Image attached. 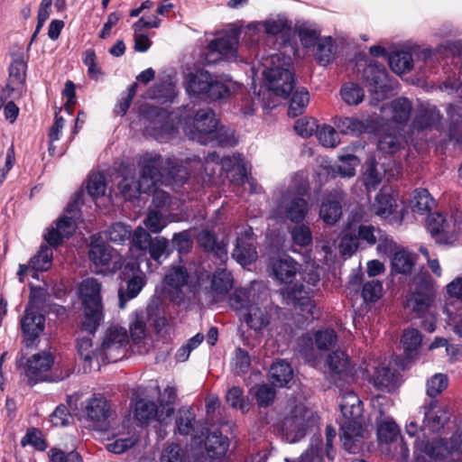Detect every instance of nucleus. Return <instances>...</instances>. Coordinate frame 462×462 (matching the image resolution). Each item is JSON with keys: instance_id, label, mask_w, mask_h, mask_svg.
<instances>
[{"instance_id": "53", "label": "nucleus", "mask_w": 462, "mask_h": 462, "mask_svg": "<svg viewBox=\"0 0 462 462\" xmlns=\"http://www.w3.org/2000/svg\"><path fill=\"white\" fill-rule=\"evenodd\" d=\"M310 102L309 92L305 88L297 89L289 105V115L297 116L302 114Z\"/></svg>"}, {"instance_id": "41", "label": "nucleus", "mask_w": 462, "mask_h": 462, "mask_svg": "<svg viewBox=\"0 0 462 462\" xmlns=\"http://www.w3.org/2000/svg\"><path fill=\"white\" fill-rule=\"evenodd\" d=\"M415 263V256L402 247L392 257V267L399 273H409Z\"/></svg>"}, {"instance_id": "20", "label": "nucleus", "mask_w": 462, "mask_h": 462, "mask_svg": "<svg viewBox=\"0 0 462 462\" xmlns=\"http://www.w3.org/2000/svg\"><path fill=\"white\" fill-rule=\"evenodd\" d=\"M364 78L374 95V99L379 101L385 97L388 91L393 89V83L388 79L383 67L369 64L364 70Z\"/></svg>"}, {"instance_id": "63", "label": "nucleus", "mask_w": 462, "mask_h": 462, "mask_svg": "<svg viewBox=\"0 0 462 462\" xmlns=\"http://www.w3.org/2000/svg\"><path fill=\"white\" fill-rule=\"evenodd\" d=\"M448 384V379L446 374H436L427 381V394L434 397L442 393Z\"/></svg>"}, {"instance_id": "61", "label": "nucleus", "mask_w": 462, "mask_h": 462, "mask_svg": "<svg viewBox=\"0 0 462 462\" xmlns=\"http://www.w3.org/2000/svg\"><path fill=\"white\" fill-rule=\"evenodd\" d=\"M320 32L310 24H301L298 26V34L301 43L305 47L314 46L319 40Z\"/></svg>"}, {"instance_id": "4", "label": "nucleus", "mask_w": 462, "mask_h": 462, "mask_svg": "<svg viewBox=\"0 0 462 462\" xmlns=\"http://www.w3.org/2000/svg\"><path fill=\"white\" fill-rule=\"evenodd\" d=\"M420 412L423 414L422 424L419 425L417 420H411L405 425V432L416 439H430L441 435L440 432L448 420L446 408L437 401H430L420 407Z\"/></svg>"}, {"instance_id": "5", "label": "nucleus", "mask_w": 462, "mask_h": 462, "mask_svg": "<svg viewBox=\"0 0 462 462\" xmlns=\"http://www.w3.org/2000/svg\"><path fill=\"white\" fill-rule=\"evenodd\" d=\"M79 294L84 306L83 327L88 332H94L102 320L100 284L87 279L80 284Z\"/></svg>"}, {"instance_id": "34", "label": "nucleus", "mask_w": 462, "mask_h": 462, "mask_svg": "<svg viewBox=\"0 0 462 462\" xmlns=\"http://www.w3.org/2000/svg\"><path fill=\"white\" fill-rule=\"evenodd\" d=\"M222 169L228 173L232 182L237 184L245 183L246 180V168L240 155L227 156L221 161Z\"/></svg>"}, {"instance_id": "21", "label": "nucleus", "mask_w": 462, "mask_h": 462, "mask_svg": "<svg viewBox=\"0 0 462 462\" xmlns=\"http://www.w3.org/2000/svg\"><path fill=\"white\" fill-rule=\"evenodd\" d=\"M418 284L419 282L416 279L414 291H411L406 297L405 308L420 316L432 305L434 291L429 279L423 285L418 286Z\"/></svg>"}, {"instance_id": "40", "label": "nucleus", "mask_w": 462, "mask_h": 462, "mask_svg": "<svg viewBox=\"0 0 462 462\" xmlns=\"http://www.w3.org/2000/svg\"><path fill=\"white\" fill-rule=\"evenodd\" d=\"M371 382L379 390L391 391L393 387L394 374L388 367L379 365L374 368Z\"/></svg>"}, {"instance_id": "16", "label": "nucleus", "mask_w": 462, "mask_h": 462, "mask_svg": "<svg viewBox=\"0 0 462 462\" xmlns=\"http://www.w3.org/2000/svg\"><path fill=\"white\" fill-rule=\"evenodd\" d=\"M129 338L125 328L122 327H110L104 337L100 346L101 361L116 362L125 356Z\"/></svg>"}, {"instance_id": "57", "label": "nucleus", "mask_w": 462, "mask_h": 462, "mask_svg": "<svg viewBox=\"0 0 462 462\" xmlns=\"http://www.w3.org/2000/svg\"><path fill=\"white\" fill-rule=\"evenodd\" d=\"M363 89L354 83L346 84L341 88V97L348 105H358L364 99Z\"/></svg>"}, {"instance_id": "7", "label": "nucleus", "mask_w": 462, "mask_h": 462, "mask_svg": "<svg viewBox=\"0 0 462 462\" xmlns=\"http://www.w3.org/2000/svg\"><path fill=\"white\" fill-rule=\"evenodd\" d=\"M308 211L307 200L288 189L274 201L270 210V217L279 221L288 219L298 223L305 218Z\"/></svg>"}, {"instance_id": "52", "label": "nucleus", "mask_w": 462, "mask_h": 462, "mask_svg": "<svg viewBox=\"0 0 462 462\" xmlns=\"http://www.w3.org/2000/svg\"><path fill=\"white\" fill-rule=\"evenodd\" d=\"M226 401L232 408L239 410L242 413L249 411V402L240 387H231L226 394Z\"/></svg>"}, {"instance_id": "14", "label": "nucleus", "mask_w": 462, "mask_h": 462, "mask_svg": "<svg viewBox=\"0 0 462 462\" xmlns=\"http://www.w3.org/2000/svg\"><path fill=\"white\" fill-rule=\"evenodd\" d=\"M427 226L437 243L451 245L455 241L456 234L462 229V214L457 212L447 220L441 214L432 213L427 218Z\"/></svg>"}, {"instance_id": "45", "label": "nucleus", "mask_w": 462, "mask_h": 462, "mask_svg": "<svg viewBox=\"0 0 462 462\" xmlns=\"http://www.w3.org/2000/svg\"><path fill=\"white\" fill-rule=\"evenodd\" d=\"M434 204L427 189H416L410 199V207L413 212L424 214L430 210Z\"/></svg>"}, {"instance_id": "2", "label": "nucleus", "mask_w": 462, "mask_h": 462, "mask_svg": "<svg viewBox=\"0 0 462 462\" xmlns=\"http://www.w3.org/2000/svg\"><path fill=\"white\" fill-rule=\"evenodd\" d=\"M231 305L241 311V317L247 327L256 333H260L271 323L273 308L267 293H258L252 286L249 289L236 290Z\"/></svg>"}, {"instance_id": "51", "label": "nucleus", "mask_w": 462, "mask_h": 462, "mask_svg": "<svg viewBox=\"0 0 462 462\" xmlns=\"http://www.w3.org/2000/svg\"><path fill=\"white\" fill-rule=\"evenodd\" d=\"M26 60L23 57L20 56L14 59L10 66V85L12 89L21 86L26 76Z\"/></svg>"}, {"instance_id": "59", "label": "nucleus", "mask_w": 462, "mask_h": 462, "mask_svg": "<svg viewBox=\"0 0 462 462\" xmlns=\"http://www.w3.org/2000/svg\"><path fill=\"white\" fill-rule=\"evenodd\" d=\"M358 158L352 154L341 155L337 165V171L343 177H353L356 168L359 165Z\"/></svg>"}, {"instance_id": "29", "label": "nucleus", "mask_w": 462, "mask_h": 462, "mask_svg": "<svg viewBox=\"0 0 462 462\" xmlns=\"http://www.w3.org/2000/svg\"><path fill=\"white\" fill-rule=\"evenodd\" d=\"M343 195L340 192L329 195L324 199L319 208V217L327 225H334L342 215L341 201Z\"/></svg>"}, {"instance_id": "49", "label": "nucleus", "mask_w": 462, "mask_h": 462, "mask_svg": "<svg viewBox=\"0 0 462 462\" xmlns=\"http://www.w3.org/2000/svg\"><path fill=\"white\" fill-rule=\"evenodd\" d=\"M334 45L331 37L320 38L317 44L316 59L319 65L327 66L334 57Z\"/></svg>"}, {"instance_id": "15", "label": "nucleus", "mask_w": 462, "mask_h": 462, "mask_svg": "<svg viewBox=\"0 0 462 462\" xmlns=\"http://www.w3.org/2000/svg\"><path fill=\"white\" fill-rule=\"evenodd\" d=\"M279 61L280 57L278 55L267 59L263 64L266 68L263 70V76L268 82L271 91L278 96L287 97L293 88L294 79L288 69L279 66L273 67Z\"/></svg>"}, {"instance_id": "64", "label": "nucleus", "mask_w": 462, "mask_h": 462, "mask_svg": "<svg viewBox=\"0 0 462 462\" xmlns=\"http://www.w3.org/2000/svg\"><path fill=\"white\" fill-rule=\"evenodd\" d=\"M143 224L152 233H159L166 226L167 220L162 213L151 210L143 220Z\"/></svg>"}, {"instance_id": "19", "label": "nucleus", "mask_w": 462, "mask_h": 462, "mask_svg": "<svg viewBox=\"0 0 462 462\" xmlns=\"http://www.w3.org/2000/svg\"><path fill=\"white\" fill-rule=\"evenodd\" d=\"M237 43L238 33L236 30H231L217 37L208 44L206 61L208 63H214L222 59H235L236 57Z\"/></svg>"}, {"instance_id": "1", "label": "nucleus", "mask_w": 462, "mask_h": 462, "mask_svg": "<svg viewBox=\"0 0 462 462\" xmlns=\"http://www.w3.org/2000/svg\"><path fill=\"white\" fill-rule=\"evenodd\" d=\"M145 132L153 136L160 142H164L180 127L191 139L197 140L201 143L217 137L215 133L217 128V120L215 113L210 108L199 110L195 116L191 118L188 115L186 108L168 113L167 111L156 107L148 109L144 123ZM226 138H219L222 145L233 146L236 140L233 133H226Z\"/></svg>"}, {"instance_id": "48", "label": "nucleus", "mask_w": 462, "mask_h": 462, "mask_svg": "<svg viewBox=\"0 0 462 462\" xmlns=\"http://www.w3.org/2000/svg\"><path fill=\"white\" fill-rule=\"evenodd\" d=\"M439 119L440 115L436 107L428 106L416 116L413 122V127L418 130H422L439 123Z\"/></svg>"}, {"instance_id": "10", "label": "nucleus", "mask_w": 462, "mask_h": 462, "mask_svg": "<svg viewBox=\"0 0 462 462\" xmlns=\"http://www.w3.org/2000/svg\"><path fill=\"white\" fill-rule=\"evenodd\" d=\"M380 418L376 417L377 435L382 452L394 456H400L405 459L409 456V448L400 438V429L397 424L389 418H383V412L379 411Z\"/></svg>"}, {"instance_id": "54", "label": "nucleus", "mask_w": 462, "mask_h": 462, "mask_svg": "<svg viewBox=\"0 0 462 462\" xmlns=\"http://www.w3.org/2000/svg\"><path fill=\"white\" fill-rule=\"evenodd\" d=\"M316 135L319 142L325 147H335L339 143L338 135L331 125H323L318 126Z\"/></svg>"}, {"instance_id": "13", "label": "nucleus", "mask_w": 462, "mask_h": 462, "mask_svg": "<svg viewBox=\"0 0 462 462\" xmlns=\"http://www.w3.org/2000/svg\"><path fill=\"white\" fill-rule=\"evenodd\" d=\"M458 441L457 438H447L434 436L430 439H415L414 455L416 462H427V457L436 461H444L448 458L453 451V442Z\"/></svg>"}, {"instance_id": "32", "label": "nucleus", "mask_w": 462, "mask_h": 462, "mask_svg": "<svg viewBox=\"0 0 462 462\" xmlns=\"http://www.w3.org/2000/svg\"><path fill=\"white\" fill-rule=\"evenodd\" d=\"M233 279L231 273L226 269H218L211 279L209 294L211 301L220 300L232 287Z\"/></svg>"}, {"instance_id": "56", "label": "nucleus", "mask_w": 462, "mask_h": 462, "mask_svg": "<svg viewBox=\"0 0 462 462\" xmlns=\"http://www.w3.org/2000/svg\"><path fill=\"white\" fill-rule=\"evenodd\" d=\"M87 189L88 194L93 198L104 196L106 189L104 175L99 172L90 174L87 184Z\"/></svg>"}, {"instance_id": "6", "label": "nucleus", "mask_w": 462, "mask_h": 462, "mask_svg": "<svg viewBox=\"0 0 462 462\" xmlns=\"http://www.w3.org/2000/svg\"><path fill=\"white\" fill-rule=\"evenodd\" d=\"M176 398V391L171 386H167L163 393L160 394V408L146 400H140L135 403L134 417L142 424L148 423L152 420L161 422L166 420L173 412V403Z\"/></svg>"}, {"instance_id": "12", "label": "nucleus", "mask_w": 462, "mask_h": 462, "mask_svg": "<svg viewBox=\"0 0 462 462\" xmlns=\"http://www.w3.org/2000/svg\"><path fill=\"white\" fill-rule=\"evenodd\" d=\"M53 362L51 354L46 352L34 354L25 360L21 358L17 361L21 380L31 386L46 381Z\"/></svg>"}, {"instance_id": "30", "label": "nucleus", "mask_w": 462, "mask_h": 462, "mask_svg": "<svg viewBox=\"0 0 462 462\" xmlns=\"http://www.w3.org/2000/svg\"><path fill=\"white\" fill-rule=\"evenodd\" d=\"M74 216H62L57 222L56 228L51 227L44 236L51 245H58L63 238H68L76 230Z\"/></svg>"}, {"instance_id": "17", "label": "nucleus", "mask_w": 462, "mask_h": 462, "mask_svg": "<svg viewBox=\"0 0 462 462\" xmlns=\"http://www.w3.org/2000/svg\"><path fill=\"white\" fill-rule=\"evenodd\" d=\"M85 414L88 426L95 430L106 431L111 427L113 411L104 397L88 399L85 404Z\"/></svg>"}, {"instance_id": "24", "label": "nucleus", "mask_w": 462, "mask_h": 462, "mask_svg": "<svg viewBox=\"0 0 462 462\" xmlns=\"http://www.w3.org/2000/svg\"><path fill=\"white\" fill-rule=\"evenodd\" d=\"M21 328L23 340L27 346L33 344L34 340L44 329V317L29 305L21 319Z\"/></svg>"}, {"instance_id": "8", "label": "nucleus", "mask_w": 462, "mask_h": 462, "mask_svg": "<svg viewBox=\"0 0 462 462\" xmlns=\"http://www.w3.org/2000/svg\"><path fill=\"white\" fill-rule=\"evenodd\" d=\"M88 258L97 273L106 271L116 272L125 268L122 257L100 236L94 235L90 238ZM130 274L131 273H125Z\"/></svg>"}, {"instance_id": "23", "label": "nucleus", "mask_w": 462, "mask_h": 462, "mask_svg": "<svg viewBox=\"0 0 462 462\" xmlns=\"http://www.w3.org/2000/svg\"><path fill=\"white\" fill-rule=\"evenodd\" d=\"M253 235L251 227H244L236 239L232 255L243 266L252 263L257 258V252L253 242Z\"/></svg>"}, {"instance_id": "25", "label": "nucleus", "mask_w": 462, "mask_h": 462, "mask_svg": "<svg viewBox=\"0 0 462 462\" xmlns=\"http://www.w3.org/2000/svg\"><path fill=\"white\" fill-rule=\"evenodd\" d=\"M52 249L49 246H41L37 254L31 258L29 264H20L18 275L20 281H23L24 275L31 274L34 279H38V273L47 271L51 265Z\"/></svg>"}, {"instance_id": "50", "label": "nucleus", "mask_w": 462, "mask_h": 462, "mask_svg": "<svg viewBox=\"0 0 462 462\" xmlns=\"http://www.w3.org/2000/svg\"><path fill=\"white\" fill-rule=\"evenodd\" d=\"M188 278V273L182 266H174L167 272L164 282L171 289L179 291L187 284Z\"/></svg>"}, {"instance_id": "46", "label": "nucleus", "mask_w": 462, "mask_h": 462, "mask_svg": "<svg viewBox=\"0 0 462 462\" xmlns=\"http://www.w3.org/2000/svg\"><path fill=\"white\" fill-rule=\"evenodd\" d=\"M146 281L144 276L134 275V277L127 282L125 292L122 290L119 291L120 308H125L126 300L135 298L140 293Z\"/></svg>"}, {"instance_id": "43", "label": "nucleus", "mask_w": 462, "mask_h": 462, "mask_svg": "<svg viewBox=\"0 0 462 462\" xmlns=\"http://www.w3.org/2000/svg\"><path fill=\"white\" fill-rule=\"evenodd\" d=\"M198 243L206 251L213 252L220 260L226 257V245L217 243L216 237L210 232L201 231L198 236Z\"/></svg>"}, {"instance_id": "44", "label": "nucleus", "mask_w": 462, "mask_h": 462, "mask_svg": "<svg viewBox=\"0 0 462 462\" xmlns=\"http://www.w3.org/2000/svg\"><path fill=\"white\" fill-rule=\"evenodd\" d=\"M292 378V369L284 361L277 362L271 366L270 379L277 386H283Z\"/></svg>"}, {"instance_id": "39", "label": "nucleus", "mask_w": 462, "mask_h": 462, "mask_svg": "<svg viewBox=\"0 0 462 462\" xmlns=\"http://www.w3.org/2000/svg\"><path fill=\"white\" fill-rule=\"evenodd\" d=\"M161 300L156 298L152 299L147 306L149 319L152 321L158 332L163 331L169 326L168 319L165 316L164 310L161 308Z\"/></svg>"}, {"instance_id": "37", "label": "nucleus", "mask_w": 462, "mask_h": 462, "mask_svg": "<svg viewBox=\"0 0 462 462\" xmlns=\"http://www.w3.org/2000/svg\"><path fill=\"white\" fill-rule=\"evenodd\" d=\"M208 455L210 457H220L226 455L228 449V440L219 431H213L206 439L205 442Z\"/></svg>"}, {"instance_id": "33", "label": "nucleus", "mask_w": 462, "mask_h": 462, "mask_svg": "<svg viewBox=\"0 0 462 462\" xmlns=\"http://www.w3.org/2000/svg\"><path fill=\"white\" fill-rule=\"evenodd\" d=\"M401 127L391 128L387 125L382 130L378 141V148L388 153L397 152L404 143V137L401 134Z\"/></svg>"}, {"instance_id": "60", "label": "nucleus", "mask_w": 462, "mask_h": 462, "mask_svg": "<svg viewBox=\"0 0 462 462\" xmlns=\"http://www.w3.org/2000/svg\"><path fill=\"white\" fill-rule=\"evenodd\" d=\"M130 335L134 345H139L146 337V324L144 318L135 314L134 319L130 324Z\"/></svg>"}, {"instance_id": "9", "label": "nucleus", "mask_w": 462, "mask_h": 462, "mask_svg": "<svg viewBox=\"0 0 462 462\" xmlns=\"http://www.w3.org/2000/svg\"><path fill=\"white\" fill-rule=\"evenodd\" d=\"M303 280L307 282V287L303 284H295L292 287L287 288L283 292V296L290 303L298 306L302 315L306 316V318L318 317L319 310L312 300L314 291L310 286L317 284L319 281V274L317 272L311 271L308 273V276H304Z\"/></svg>"}, {"instance_id": "27", "label": "nucleus", "mask_w": 462, "mask_h": 462, "mask_svg": "<svg viewBox=\"0 0 462 462\" xmlns=\"http://www.w3.org/2000/svg\"><path fill=\"white\" fill-rule=\"evenodd\" d=\"M411 104L404 97L397 98L381 108L383 118L398 125L406 123L411 116Z\"/></svg>"}, {"instance_id": "42", "label": "nucleus", "mask_w": 462, "mask_h": 462, "mask_svg": "<svg viewBox=\"0 0 462 462\" xmlns=\"http://www.w3.org/2000/svg\"><path fill=\"white\" fill-rule=\"evenodd\" d=\"M327 364L335 374H343L346 377H352L353 375L349 367L348 358L343 351H336L329 355Z\"/></svg>"}, {"instance_id": "26", "label": "nucleus", "mask_w": 462, "mask_h": 462, "mask_svg": "<svg viewBox=\"0 0 462 462\" xmlns=\"http://www.w3.org/2000/svg\"><path fill=\"white\" fill-rule=\"evenodd\" d=\"M398 202L385 189H382L375 197L371 205L372 212L381 218L393 217L396 222L401 223L402 216L398 214Z\"/></svg>"}, {"instance_id": "28", "label": "nucleus", "mask_w": 462, "mask_h": 462, "mask_svg": "<svg viewBox=\"0 0 462 462\" xmlns=\"http://www.w3.org/2000/svg\"><path fill=\"white\" fill-rule=\"evenodd\" d=\"M311 416L312 412L303 404L297 405L291 411L290 416L285 418L283 427L287 431L302 436Z\"/></svg>"}, {"instance_id": "36", "label": "nucleus", "mask_w": 462, "mask_h": 462, "mask_svg": "<svg viewBox=\"0 0 462 462\" xmlns=\"http://www.w3.org/2000/svg\"><path fill=\"white\" fill-rule=\"evenodd\" d=\"M81 334L86 333V335L79 336L78 339L77 348L79 355L86 361H92L93 359H96L97 363H101V352L99 349H94L92 345V339L90 337L91 335L95 333L94 332H88L84 327H81L80 330Z\"/></svg>"}, {"instance_id": "22", "label": "nucleus", "mask_w": 462, "mask_h": 462, "mask_svg": "<svg viewBox=\"0 0 462 462\" xmlns=\"http://www.w3.org/2000/svg\"><path fill=\"white\" fill-rule=\"evenodd\" d=\"M152 241L150 235L142 227L138 226L133 236V247L130 248L131 259L125 264V272L135 273L139 270V261L146 257L148 244Z\"/></svg>"}, {"instance_id": "35", "label": "nucleus", "mask_w": 462, "mask_h": 462, "mask_svg": "<svg viewBox=\"0 0 462 462\" xmlns=\"http://www.w3.org/2000/svg\"><path fill=\"white\" fill-rule=\"evenodd\" d=\"M213 78L205 70L190 72L186 77L187 90L194 95H207Z\"/></svg>"}, {"instance_id": "47", "label": "nucleus", "mask_w": 462, "mask_h": 462, "mask_svg": "<svg viewBox=\"0 0 462 462\" xmlns=\"http://www.w3.org/2000/svg\"><path fill=\"white\" fill-rule=\"evenodd\" d=\"M389 65L396 74L410 71L413 66L412 57L409 51H397L389 57Z\"/></svg>"}, {"instance_id": "38", "label": "nucleus", "mask_w": 462, "mask_h": 462, "mask_svg": "<svg viewBox=\"0 0 462 462\" xmlns=\"http://www.w3.org/2000/svg\"><path fill=\"white\" fill-rule=\"evenodd\" d=\"M237 88L238 86L232 80L213 79L206 97L212 100L225 98Z\"/></svg>"}, {"instance_id": "3", "label": "nucleus", "mask_w": 462, "mask_h": 462, "mask_svg": "<svg viewBox=\"0 0 462 462\" xmlns=\"http://www.w3.org/2000/svg\"><path fill=\"white\" fill-rule=\"evenodd\" d=\"M339 407L343 415L340 439L346 450L356 453L365 438L362 402L347 391L342 394Z\"/></svg>"}, {"instance_id": "31", "label": "nucleus", "mask_w": 462, "mask_h": 462, "mask_svg": "<svg viewBox=\"0 0 462 462\" xmlns=\"http://www.w3.org/2000/svg\"><path fill=\"white\" fill-rule=\"evenodd\" d=\"M298 273V263L291 257H282L272 263V274L282 283L291 282Z\"/></svg>"}, {"instance_id": "62", "label": "nucleus", "mask_w": 462, "mask_h": 462, "mask_svg": "<svg viewBox=\"0 0 462 462\" xmlns=\"http://www.w3.org/2000/svg\"><path fill=\"white\" fill-rule=\"evenodd\" d=\"M195 420V415L189 408H182L179 411L177 419V428L180 434H190L193 429L192 422Z\"/></svg>"}, {"instance_id": "18", "label": "nucleus", "mask_w": 462, "mask_h": 462, "mask_svg": "<svg viewBox=\"0 0 462 462\" xmlns=\"http://www.w3.org/2000/svg\"><path fill=\"white\" fill-rule=\"evenodd\" d=\"M337 342V335L333 329L316 331L313 336L306 334L298 340L300 351L304 354L309 362L316 358L315 347L319 351H327Z\"/></svg>"}, {"instance_id": "11", "label": "nucleus", "mask_w": 462, "mask_h": 462, "mask_svg": "<svg viewBox=\"0 0 462 462\" xmlns=\"http://www.w3.org/2000/svg\"><path fill=\"white\" fill-rule=\"evenodd\" d=\"M158 163L155 159L143 165L140 179L135 181L132 177L125 176L119 182L118 188L125 199L132 200L143 192L151 191L158 179Z\"/></svg>"}, {"instance_id": "58", "label": "nucleus", "mask_w": 462, "mask_h": 462, "mask_svg": "<svg viewBox=\"0 0 462 462\" xmlns=\"http://www.w3.org/2000/svg\"><path fill=\"white\" fill-rule=\"evenodd\" d=\"M335 125L343 134H357L364 129V124L353 117H340L335 121Z\"/></svg>"}, {"instance_id": "55", "label": "nucleus", "mask_w": 462, "mask_h": 462, "mask_svg": "<svg viewBox=\"0 0 462 462\" xmlns=\"http://www.w3.org/2000/svg\"><path fill=\"white\" fill-rule=\"evenodd\" d=\"M402 343L408 357H412L413 352H415L421 343V336L417 329H408L404 331Z\"/></svg>"}]
</instances>
